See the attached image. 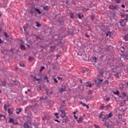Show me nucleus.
Returning <instances> with one entry per match:
<instances>
[{"instance_id": "1", "label": "nucleus", "mask_w": 128, "mask_h": 128, "mask_svg": "<svg viewBox=\"0 0 128 128\" xmlns=\"http://www.w3.org/2000/svg\"><path fill=\"white\" fill-rule=\"evenodd\" d=\"M126 16V18L120 20V24L121 26H124L126 24V22H128V15L127 14Z\"/></svg>"}, {"instance_id": "2", "label": "nucleus", "mask_w": 128, "mask_h": 128, "mask_svg": "<svg viewBox=\"0 0 128 128\" xmlns=\"http://www.w3.org/2000/svg\"><path fill=\"white\" fill-rule=\"evenodd\" d=\"M60 112L62 114V115H61V118H64V116H66V111H64V110H60Z\"/></svg>"}, {"instance_id": "3", "label": "nucleus", "mask_w": 128, "mask_h": 128, "mask_svg": "<svg viewBox=\"0 0 128 128\" xmlns=\"http://www.w3.org/2000/svg\"><path fill=\"white\" fill-rule=\"evenodd\" d=\"M6 120V116L2 115V114H0V120Z\"/></svg>"}, {"instance_id": "4", "label": "nucleus", "mask_w": 128, "mask_h": 128, "mask_svg": "<svg viewBox=\"0 0 128 128\" xmlns=\"http://www.w3.org/2000/svg\"><path fill=\"white\" fill-rule=\"evenodd\" d=\"M14 118H10V120H9V122H10V123L12 122L13 124H18V122H14Z\"/></svg>"}, {"instance_id": "5", "label": "nucleus", "mask_w": 128, "mask_h": 128, "mask_svg": "<svg viewBox=\"0 0 128 128\" xmlns=\"http://www.w3.org/2000/svg\"><path fill=\"white\" fill-rule=\"evenodd\" d=\"M50 116H48V115H46L44 117L42 118L43 120H50Z\"/></svg>"}, {"instance_id": "6", "label": "nucleus", "mask_w": 128, "mask_h": 128, "mask_svg": "<svg viewBox=\"0 0 128 128\" xmlns=\"http://www.w3.org/2000/svg\"><path fill=\"white\" fill-rule=\"evenodd\" d=\"M80 104H82L83 106H84H84H86L87 110H88V108H90L88 106H87V105L86 104H84L82 102H80Z\"/></svg>"}, {"instance_id": "7", "label": "nucleus", "mask_w": 128, "mask_h": 128, "mask_svg": "<svg viewBox=\"0 0 128 128\" xmlns=\"http://www.w3.org/2000/svg\"><path fill=\"white\" fill-rule=\"evenodd\" d=\"M112 113L110 112L106 116V118H112Z\"/></svg>"}, {"instance_id": "8", "label": "nucleus", "mask_w": 128, "mask_h": 128, "mask_svg": "<svg viewBox=\"0 0 128 128\" xmlns=\"http://www.w3.org/2000/svg\"><path fill=\"white\" fill-rule=\"evenodd\" d=\"M21 112H22V108H19V109L16 110V114H18Z\"/></svg>"}, {"instance_id": "9", "label": "nucleus", "mask_w": 128, "mask_h": 128, "mask_svg": "<svg viewBox=\"0 0 128 128\" xmlns=\"http://www.w3.org/2000/svg\"><path fill=\"white\" fill-rule=\"evenodd\" d=\"M84 118H82V117L80 118L78 120H77L78 122V124H80V122H82Z\"/></svg>"}, {"instance_id": "10", "label": "nucleus", "mask_w": 128, "mask_h": 128, "mask_svg": "<svg viewBox=\"0 0 128 128\" xmlns=\"http://www.w3.org/2000/svg\"><path fill=\"white\" fill-rule=\"evenodd\" d=\"M24 127L25 128H30V125L28 124V123H24Z\"/></svg>"}, {"instance_id": "11", "label": "nucleus", "mask_w": 128, "mask_h": 128, "mask_svg": "<svg viewBox=\"0 0 128 128\" xmlns=\"http://www.w3.org/2000/svg\"><path fill=\"white\" fill-rule=\"evenodd\" d=\"M124 40H128V34H126L125 36H124Z\"/></svg>"}, {"instance_id": "12", "label": "nucleus", "mask_w": 128, "mask_h": 128, "mask_svg": "<svg viewBox=\"0 0 128 128\" xmlns=\"http://www.w3.org/2000/svg\"><path fill=\"white\" fill-rule=\"evenodd\" d=\"M114 94H116L117 96H118V94H120V92H118V90H116V92H114Z\"/></svg>"}, {"instance_id": "13", "label": "nucleus", "mask_w": 128, "mask_h": 128, "mask_svg": "<svg viewBox=\"0 0 128 128\" xmlns=\"http://www.w3.org/2000/svg\"><path fill=\"white\" fill-rule=\"evenodd\" d=\"M8 114H12V111L10 109H8Z\"/></svg>"}, {"instance_id": "14", "label": "nucleus", "mask_w": 128, "mask_h": 128, "mask_svg": "<svg viewBox=\"0 0 128 128\" xmlns=\"http://www.w3.org/2000/svg\"><path fill=\"white\" fill-rule=\"evenodd\" d=\"M35 10L36 12H38V14H40L41 12L40 11V10L38 8H36Z\"/></svg>"}, {"instance_id": "15", "label": "nucleus", "mask_w": 128, "mask_h": 128, "mask_svg": "<svg viewBox=\"0 0 128 128\" xmlns=\"http://www.w3.org/2000/svg\"><path fill=\"white\" fill-rule=\"evenodd\" d=\"M8 106L5 104L4 106V110H8Z\"/></svg>"}, {"instance_id": "16", "label": "nucleus", "mask_w": 128, "mask_h": 128, "mask_svg": "<svg viewBox=\"0 0 128 128\" xmlns=\"http://www.w3.org/2000/svg\"><path fill=\"white\" fill-rule=\"evenodd\" d=\"M111 32H108L106 34V36H109V38H110V34H111Z\"/></svg>"}, {"instance_id": "17", "label": "nucleus", "mask_w": 128, "mask_h": 128, "mask_svg": "<svg viewBox=\"0 0 128 128\" xmlns=\"http://www.w3.org/2000/svg\"><path fill=\"white\" fill-rule=\"evenodd\" d=\"M92 60L94 62H96V57H92Z\"/></svg>"}, {"instance_id": "18", "label": "nucleus", "mask_w": 128, "mask_h": 128, "mask_svg": "<svg viewBox=\"0 0 128 128\" xmlns=\"http://www.w3.org/2000/svg\"><path fill=\"white\" fill-rule=\"evenodd\" d=\"M44 10H48V6H46L45 7H44Z\"/></svg>"}, {"instance_id": "19", "label": "nucleus", "mask_w": 128, "mask_h": 128, "mask_svg": "<svg viewBox=\"0 0 128 128\" xmlns=\"http://www.w3.org/2000/svg\"><path fill=\"white\" fill-rule=\"evenodd\" d=\"M44 80H46V82H48V76H45L44 78Z\"/></svg>"}, {"instance_id": "20", "label": "nucleus", "mask_w": 128, "mask_h": 128, "mask_svg": "<svg viewBox=\"0 0 128 128\" xmlns=\"http://www.w3.org/2000/svg\"><path fill=\"white\" fill-rule=\"evenodd\" d=\"M64 90H66V89H64V88H61L60 90V92H64Z\"/></svg>"}, {"instance_id": "21", "label": "nucleus", "mask_w": 128, "mask_h": 128, "mask_svg": "<svg viewBox=\"0 0 128 128\" xmlns=\"http://www.w3.org/2000/svg\"><path fill=\"white\" fill-rule=\"evenodd\" d=\"M4 38H8V34H6V32H4Z\"/></svg>"}, {"instance_id": "22", "label": "nucleus", "mask_w": 128, "mask_h": 128, "mask_svg": "<svg viewBox=\"0 0 128 128\" xmlns=\"http://www.w3.org/2000/svg\"><path fill=\"white\" fill-rule=\"evenodd\" d=\"M54 116H56V118H60V117L58 116V113H56Z\"/></svg>"}, {"instance_id": "23", "label": "nucleus", "mask_w": 128, "mask_h": 128, "mask_svg": "<svg viewBox=\"0 0 128 128\" xmlns=\"http://www.w3.org/2000/svg\"><path fill=\"white\" fill-rule=\"evenodd\" d=\"M78 16L79 18H82L84 16V15L79 14Z\"/></svg>"}, {"instance_id": "24", "label": "nucleus", "mask_w": 128, "mask_h": 128, "mask_svg": "<svg viewBox=\"0 0 128 128\" xmlns=\"http://www.w3.org/2000/svg\"><path fill=\"white\" fill-rule=\"evenodd\" d=\"M86 86H88V88H92V84L89 83L88 85Z\"/></svg>"}, {"instance_id": "25", "label": "nucleus", "mask_w": 128, "mask_h": 128, "mask_svg": "<svg viewBox=\"0 0 128 128\" xmlns=\"http://www.w3.org/2000/svg\"><path fill=\"white\" fill-rule=\"evenodd\" d=\"M122 94L123 96H124V97L126 96V94L124 92H122Z\"/></svg>"}, {"instance_id": "26", "label": "nucleus", "mask_w": 128, "mask_h": 128, "mask_svg": "<svg viewBox=\"0 0 128 128\" xmlns=\"http://www.w3.org/2000/svg\"><path fill=\"white\" fill-rule=\"evenodd\" d=\"M117 4H120V0H115Z\"/></svg>"}, {"instance_id": "27", "label": "nucleus", "mask_w": 128, "mask_h": 128, "mask_svg": "<svg viewBox=\"0 0 128 128\" xmlns=\"http://www.w3.org/2000/svg\"><path fill=\"white\" fill-rule=\"evenodd\" d=\"M44 70V66H42L40 69V72H42Z\"/></svg>"}, {"instance_id": "28", "label": "nucleus", "mask_w": 128, "mask_h": 128, "mask_svg": "<svg viewBox=\"0 0 128 128\" xmlns=\"http://www.w3.org/2000/svg\"><path fill=\"white\" fill-rule=\"evenodd\" d=\"M20 48H21L22 50H24V48H25L24 46L22 44H21Z\"/></svg>"}, {"instance_id": "29", "label": "nucleus", "mask_w": 128, "mask_h": 128, "mask_svg": "<svg viewBox=\"0 0 128 128\" xmlns=\"http://www.w3.org/2000/svg\"><path fill=\"white\" fill-rule=\"evenodd\" d=\"M29 60H30V62H32V60H34V58L32 57H30L29 58Z\"/></svg>"}, {"instance_id": "30", "label": "nucleus", "mask_w": 128, "mask_h": 128, "mask_svg": "<svg viewBox=\"0 0 128 128\" xmlns=\"http://www.w3.org/2000/svg\"><path fill=\"white\" fill-rule=\"evenodd\" d=\"M116 78H119L120 77V74H119V73H117L116 74Z\"/></svg>"}, {"instance_id": "31", "label": "nucleus", "mask_w": 128, "mask_h": 128, "mask_svg": "<svg viewBox=\"0 0 128 128\" xmlns=\"http://www.w3.org/2000/svg\"><path fill=\"white\" fill-rule=\"evenodd\" d=\"M20 66H22V68H24V64H20Z\"/></svg>"}, {"instance_id": "32", "label": "nucleus", "mask_w": 128, "mask_h": 128, "mask_svg": "<svg viewBox=\"0 0 128 128\" xmlns=\"http://www.w3.org/2000/svg\"><path fill=\"white\" fill-rule=\"evenodd\" d=\"M70 18H74V14H72V13H70Z\"/></svg>"}, {"instance_id": "33", "label": "nucleus", "mask_w": 128, "mask_h": 128, "mask_svg": "<svg viewBox=\"0 0 128 128\" xmlns=\"http://www.w3.org/2000/svg\"><path fill=\"white\" fill-rule=\"evenodd\" d=\"M36 26L38 28H40V24H38L37 23Z\"/></svg>"}, {"instance_id": "34", "label": "nucleus", "mask_w": 128, "mask_h": 128, "mask_svg": "<svg viewBox=\"0 0 128 128\" xmlns=\"http://www.w3.org/2000/svg\"><path fill=\"white\" fill-rule=\"evenodd\" d=\"M107 102H110V97L106 98Z\"/></svg>"}, {"instance_id": "35", "label": "nucleus", "mask_w": 128, "mask_h": 128, "mask_svg": "<svg viewBox=\"0 0 128 128\" xmlns=\"http://www.w3.org/2000/svg\"><path fill=\"white\" fill-rule=\"evenodd\" d=\"M110 8H114V6H110Z\"/></svg>"}, {"instance_id": "36", "label": "nucleus", "mask_w": 128, "mask_h": 128, "mask_svg": "<svg viewBox=\"0 0 128 128\" xmlns=\"http://www.w3.org/2000/svg\"><path fill=\"white\" fill-rule=\"evenodd\" d=\"M26 28H28L26 27V26H24V30L26 31Z\"/></svg>"}, {"instance_id": "37", "label": "nucleus", "mask_w": 128, "mask_h": 128, "mask_svg": "<svg viewBox=\"0 0 128 128\" xmlns=\"http://www.w3.org/2000/svg\"><path fill=\"white\" fill-rule=\"evenodd\" d=\"M2 53L4 54H6V52L5 50H4V51H2Z\"/></svg>"}, {"instance_id": "38", "label": "nucleus", "mask_w": 128, "mask_h": 128, "mask_svg": "<svg viewBox=\"0 0 128 128\" xmlns=\"http://www.w3.org/2000/svg\"><path fill=\"white\" fill-rule=\"evenodd\" d=\"M3 42L1 38H0V44H2Z\"/></svg>"}, {"instance_id": "39", "label": "nucleus", "mask_w": 128, "mask_h": 128, "mask_svg": "<svg viewBox=\"0 0 128 128\" xmlns=\"http://www.w3.org/2000/svg\"><path fill=\"white\" fill-rule=\"evenodd\" d=\"M74 118H76V120H78V117H76V115H74Z\"/></svg>"}, {"instance_id": "40", "label": "nucleus", "mask_w": 128, "mask_h": 128, "mask_svg": "<svg viewBox=\"0 0 128 128\" xmlns=\"http://www.w3.org/2000/svg\"><path fill=\"white\" fill-rule=\"evenodd\" d=\"M95 128H99L100 126H98L96 125V126H95Z\"/></svg>"}, {"instance_id": "41", "label": "nucleus", "mask_w": 128, "mask_h": 128, "mask_svg": "<svg viewBox=\"0 0 128 128\" xmlns=\"http://www.w3.org/2000/svg\"><path fill=\"white\" fill-rule=\"evenodd\" d=\"M122 6V8H126V6H124V4Z\"/></svg>"}, {"instance_id": "42", "label": "nucleus", "mask_w": 128, "mask_h": 128, "mask_svg": "<svg viewBox=\"0 0 128 128\" xmlns=\"http://www.w3.org/2000/svg\"><path fill=\"white\" fill-rule=\"evenodd\" d=\"M99 82H102V80H100V79H98Z\"/></svg>"}, {"instance_id": "43", "label": "nucleus", "mask_w": 128, "mask_h": 128, "mask_svg": "<svg viewBox=\"0 0 128 128\" xmlns=\"http://www.w3.org/2000/svg\"><path fill=\"white\" fill-rule=\"evenodd\" d=\"M55 122H60V121L58 120H55Z\"/></svg>"}, {"instance_id": "44", "label": "nucleus", "mask_w": 128, "mask_h": 128, "mask_svg": "<svg viewBox=\"0 0 128 128\" xmlns=\"http://www.w3.org/2000/svg\"><path fill=\"white\" fill-rule=\"evenodd\" d=\"M6 84V82H4L3 84H2V86H4Z\"/></svg>"}, {"instance_id": "45", "label": "nucleus", "mask_w": 128, "mask_h": 128, "mask_svg": "<svg viewBox=\"0 0 128 128\" xmlns=\"http://www.w3.org/2000/svg\"><path fill=\"white\" fill-rule=\"evenodd\" d=\"M51 48H53V50H54V46H51Z\"/></svg>"}, {"instance_id": "46", "label": "nucleus", "mask_w": 128, "mask_h": 128, "mask_svg": "<svg viewBox=\"0 0 128 128\" xmlns=\"http://www.w3.org/2000/svg\"><path fill=\"white\" fill-rule=\"evenodd\" d=\"M74 114H76V112H74Z\"/></svg>"}, {"instance_id": "47", "label": "nucleus", "mask_w": 128, "mask_h": 128, "mask_svg": "<svg viewBox=\"0 0 128 128\" xmlns=\"http://www.w3.org/2000/svg\"><path fill=\"white\" fill-rule=\"evenodd\" d=\"M54 81L56 82H58V80L56 78L54 79Z\"/></svg>"}, {"instance_id": "48", "label": "nucleus", "mask_w": 128, "mask_h": 128, "mask_svg": "<svg viewBox=\"0 0 128 128\" xmlns=\"http://www.w3.org/2000/svg\"><path fill=\"white\" fill-rule=\"evenodd\" d=\"M102 114H100V118H102Z\"/></svg>"}, {"instance_id": "49", "label": "nucleus", "mask_w": 128, "mask_h": 128, "mask_svg": "<svg viewBox=\"0 0 128 128\" xmlns=\"http://www.w3.org/2000/svg\"><path fill=\"white\" fill-rule=\"evenodd\" d=\"M40 78H36V80H40Z\"/></svg>"}, {"instance_id": "50", "label": "nucleus", "mask_w": 128, "mask_h": 128, "mask_svg": "<svg viewBox=\"0 0 128 128\" xmlns=\"http://www.w3.org/2000/svg\"><path fill=\"white\" fill-rule=\"evenodd\" d=\"M86 36H87V38H89V37H90V36H88V35H86Z\"/></svg>"}, {"instance_id": "51", "label": "nucleus", "mask_w": 128, "mask_h": 128, "mask_svg": "<svg viewBox=\"0 0 128 128\" xmlns=\"http://www.w3.org/2000/svg\"><path fill=\"white\" fill-rule=\"evenodd\" d=\"M28 91L30 92V90L28 89Z\"/></svg>"}, {"instance_id": "52", "label": "nucleus", "mask_w": 128, "mask_h": 128, "mask_svg": "<svg viewBox=\"0 0 128 128\" xmlns=\"http://www.w3.org/2000/svg\"><path fill=\"white\" fill-rule=\"evenodd\" d=\"M25 94H28V91H26Z\"/></svg>"}, {"instance_id": "53", "label": "nucleus", "mask_w": 128, "mask_h": 128, "mask_svg": "<svg viewBox=\"0 0 128 128\" xmlns=\"http://www.w3.org/2000/svg\"><path fill=\"white\" fill-rule=\"evenodd\" d=\"M128 12V10H126V12Z\"/></svg>"}, {"instance_id": "54", "label": "nucleus", "mask_w": 128, "mask_h": 128, "mask_svg": "<svg viewBox=\"0 0 128 128\" xmlns=\"http://www.w3.org/2000/svg\"><path fill=\"white\" fill-rule=\"evenodd\" d=\"M31 14H32V11H30Z\"/></svg>"}, {"instance_id": "55", "label": "nucleus", "mask_w": 128, "mask_h": 128, "mask_svg": "<svg viewBox=\"0 0 128 128\" xmlns=\"http://www.w3.org/2000/svg\"><path fill=\"white\" fill-rule=\"evenodd\" d=\"M40 99H41V100H42V98H41Z\"/></svg>"}, {"instance_id": "56", "label": "nucleus", "mask_w": 128, "mask_h": 128, "mask_svg": "<svg viewBox=\"0 0 128 128\" xmlns=\"http://www.w3.org/2000/svg\"><path fill=\"white\" fill-rule=\"evenodd\" d=\"M60 78V80H62V78Z\"/></svg>"}, {"instance_id": "57", "label": "nucleus", "mask_w": 128, "mask_h": 128, "mask_svg": "<svg viewBox=\"0 0 128 128\" xmlns=\"http://www.w3.org/2000/svg\"><path fill=\"white\" fill-rule=\"evenodd\" d=\"M127 100H128V96H127Z\"/></svg>"}, {"instance_id": "58", "label": "nucleus", "mask_w": 128, "mask_h": 128, "mask_svg": "<svg viewBox=\"0 0 128 128\" xmlns=\"http://www.w3.org/2000/svg\"><path fill=\"white\" fill-rule=\"evenodd\" d=\"M0 104H2V102L0 101Z\"/></svg>"}, {"instance_id": "59", "label": "nucleus", "mask_w": 128, "mask_h": 128, "mask_svg": "<svg viewBox=\"0 0 128 128\" xmlns=\"http://www.w3.org/2000/svg\"><path fill=\"white\" fill-rule=\"evenodd\" d=\"M110 48H112V46H110Z\"/></svg>"}, {"instance_id": "60", "label": "nucleus", "mask_w": 128, "mask_h": 128, "mask_svg": "<svg viewBox=\"0 0 128 128\" xmlns=\"http://www.w3.org/2000/svg\"><path fill=\"white\" fill-rule=\"evenodd\" d=\"M122 48H124V47H122Z\"/></svg>"}, {"instance_id": "61", "label": "nucleus", "mask_w": 128, "mask_h": 128, "mask_svg": "<svg viewBox=\"0 0 128 128\" xmlns=\"http://www.w3.org/2000/svg\"><path fill=\"white\" fill-rule=\"evenodd\" d=\"M58 80H60V78H58Z\"/></svg>"}, {"instance_id": "62", "label": "nucleus", "mask_w": 128, "mask_h": 128, "mask_svg": "<svg viewBox=\"0 0 128 128\" xmlns=\"http://www.w3.org/2000/svg\"><path fill=\"white\" fill-rule=\"evenodd\" d=\"M2 92V91H1V90H0V92Z\"/></svg>"}]
</instances>
